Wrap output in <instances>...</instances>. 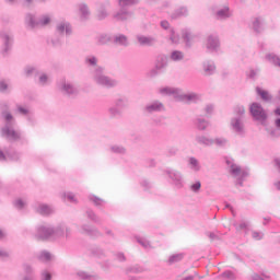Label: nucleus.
<instances>
[{
  "label": "nucleus",
  "mask_w": 280,
  "mask_h": 280,
  "mask_svg": "<svg viewBox=\"0 0 280 280\" xmlns=\"http://www.w3.org/2000/svg\"><path fill=\"white\" fill-rule=\"evenodd\" d=\"M62 237H66V240L71 237V228L67 223H59L56 226L44 223L37 226L36 240L39 242H58Z\"/></svg>",
  "instance_id": "1"
},
{
  "label": "nucleus",
  "mask_w": 280,
  "mask_h": 280,
  "mask_svg": "<svg viewBox=\"0 0 280 280\" xmlns=\"http://www.w3.org/2000/svg\"><path fill=\"white\" fill-rule=\"evenodd\" d=\"M1 117L4 121L3 127L0 129L2 139H7V141H23V139H25L23 132L14 129V126H16V118H14L8 110H3Z\"/></svg>",
  "instance_id": "2"
},
{
  "label": "nucleus",
  "mask_w": 280,
  "mask_h": 280,
  "mask_svg": "<svg viewBox=\"0 0 280 280\" xmlns=\"http://www.w3.org/2000/svg\"><path fill=\"white\" fill-rule=\"evenodd\" d=\"M160 95H168L171 97H174L177 102H183L184 104H198L202 97L200 94L196 92H190V93H184L183 90L178 88H161L159 90Z\"/></svg>",
  "instance_id": "3"
},
{
  "label": "nucleus",
  "mask_w": 280,
  "mask_h": 280,
  "mask_svg": "<svg viewBox=\"0 0 280 280\" xmlns=\"http://www.w3.org/2000/svg\"><path fill=\"white\" fill-rule=\"evenodd\" d=\"M230 129L238 137L246 135V108L243 105L234 108V115L230 119Z\"/></svg>",
  "instance_id": "4"
},
{
  "label": "nucleus",
  "mask_w": 280,
  "mask_h": 280,
  "mask_svg": "<svg viewBox=\"0 0 280 280\" xmlns=\"http://www.w3.org/2000/svg\"><path fill=\"white\" fill-rule=\"evenodd\" d=\"M58 91L66 97H78L80 95V89L78 84L69 79H60L57 83Z\"/></svg>",
  "instance_id": "5"
},
{
  "label": "nucleus",
  "mask_w": 280,
  "mask_h": 280,
  "mask_svg": "<svg viewBox=\"0 0 280 280\" xmlns=\"http://www.w3.org/2000/svg\"><path fill=\"white\" fill-rule=\"evenodd\" d=\"M129 101L126 96H117L114 100V105L107 108V115L110 119H117V117H121L124 115L125 108H128Z\"/></svg>",
  "instance_id": "6"
},
{
  "label": "nucleus",
  "mask_w": 280,
  "mask_h": 280,
  "mask_svg": "<svg viewBox=\"0 0 280 280\" xmlns=\"http://www.w3.org/2000/svg\"><path fill=\"white\" fill-rule=\"evenodd\" d=\"M92 75L94 82L97 83L98 86H104L105 89H113L114 86H117V81L106 77L102 67H96L92 71Z\"/></svg>",
  "instance_id": "7"
},
{
  "label": "nucleus",
  "mask_w": 280,
  "mask_h": 280,
  "mask_svg": "<svg viewBox=\"0 0 280 280\" xmlns=\"http://www.w3.org/2000/svg\"><path fill=\"white\" fill-rule=\"evenodd\" d=\"M164 174H166L171 185L175 189H183V187H185V175H183L180 171L175 168H166Z\"/></svg>",
  "instance_id": "8"
},
{
  "label": "nucleus",
  "mask_w": 280,
  "mask_h": 280,
  "mask_svg": "<svg viewBox=\"0 0 280 280\" xmlns=\"http://www.w3.org/2000/svg\"><path fill=\"white\" fill-rule=\"evenodd\" d=\"M249 113L254 121H257L260 126H266V121H268V113H266L264 106L259 103H252L249 106Z\"/></svg>",
  "instance_id": "9"
},
{
  "label": "nucleus",
  "mask_w": 280,
  "mask_h": 280,
  "mask_svg": "<svg viewBox=\"0 0 280 280\" xmlns=\"http://www.w3.org/2000/svg\"><path fill=\"white\" fill-rule=\"evenodd\" d=\"M226 165L230 167V174L236 178V187H244V178L248 176V172L242 171L232 160H226Z\"/></svg>",
  "instance_id": "10"
},
{
  "label": "nucleus",
  "mask_w": 280,
  "mask_h": 280,
  "mask_svg": "<svg viewBox=\"0 0 280 280\" xmlns=\"http://www.w3.org/2000/svg\"><path fill=\"white\" fill-rule=\"evenodd\" d=\"M0 38L2 40L1 55L5 58L10 56L12 47H14V35L9 31L0 32Z\"/></svg>",
  "instance_id": "11"
},
{
  "label": "nucleus",
  "mask_w": 280,
  "mask_h": 280,
  "mask_svg": "<svg viewBox=\"0 0 280 280\" xmlns=\"http://www.w3.org/2000/svg\"><path fill=\"white\" fill-rule=\"evenodd\" d=\"M142 113L143 115H147V117L156 115V113H165V104L159 100L151 101L144 105Z\"/></svg>",
  "instance_id": "12"
},
{
  "label": "nucleus",
  "mask_w": 280,
  "mask_h": 280,
  "mask_svg": "<svg viewBox=\"0 0 280 280\" xmlns=\"http://www.w3.org/2000/svg\"><path fill=\"white\" fill-rule=\"evenodd\" d=\"M205 47L208 54H218L220 51L221 43L218 35H208L205 42Z\"/></svg>",
  "instance_id": "13"
},
{
  "label": "nucleus",
  "mask_w": 280,
  "mask_h": 280,
  "mask_svg": "<svg viewBox=\"0 0 280 280\" xmlns=\"http://www.w3.org/2000/svg\"><path fill=\"white\" fill-rule=\"evenodd\" d=\"M55 34H58V36H71L73 34V26L67 20L58 21L55 25Z\"/></svg>",
  "instance_id": "14"
},
{
  "label": "nucleus",
  "mask_w": 280,
  "mask_h": 280,
  "mask_svg": "<svg viewBox=\"0 0 280 280\" xmlns=\"http://www.w3.org/2000/svg\"><path fill=\"white\" fill-rule=\"evenodd\" d=\"M201 71L205 78H211V75H215L218 71V67L215 66V61L211 59H206L201 62Z\"/></svg>",
  "instance_id": "15"
},
{
  "label": "nucleus",
  "mask_w": 280,
  "mask_h": 280,
  "mask_svg": "<svg viewBox=\"0 0 280 280\" xmlns=\"http://www.w3.org/2000/svg\"><path fill=\"white\" fill-rule=\"evenodd\" d=\"M231 16H233V11H231V8H229V5L219 8L214 12V19L217 21H229V19H231Z\"/></svg>",
  "instance_id": "16"
},
{
  "label": "nucleus",
  "mask_w": 280,
  "mask_h": 280,
  "mask_svg": "<svg viewBox=\"0 0 280 280\" xmlns=\"http://www.w3.org/2000/svg\"><path fill=\"white\" fill-rule=\"evenodd\" d=\"M80 233L82 235H90L91 237H101L102 233L97 228L91 225V224H82L79 229Z\"/></svg>",
  "instance_id": "17"
},
{
  "label": "nucleus",
  "mask_w": 280,
  "mask_h": 280,
  "mask_svg": "<svg viewBox=\"0 0 280 280\" xmlns=\"http://www.w3.org/2000/svg\"><path fill=\"white\" fill-rule=\"evenodd\" d=\"M36 211L43 218H49L50 215H54V213H56V209L54 208V206L47 203H39Z\"/></svg>",
  "instance_id": "18"
},
{
  "label": "nucleus",
  "mask_w": 280,
  "mask_h": 280,
  "mask_svg": "<svg viewBox=\"0 0 280 280\" xmlns=\"http://www.w3.org/2000/svg\"><path fill=\"white\" fill-rule=\"evenodd\" d=\"M112 43H113V45H116L117 47H128V45H130V40L128 39V36L124 35V34L113 35Z\"/></svg>",
  "instance_id": "19"
},
{
  "label": "nucleus",
  "mask_w": 280,
  "mask_h": 280,
  "mask_svg": "<svg viewBox=\"0 0 280 280\" xmlns=\"http://www.w3.org/2000/svg\"><path fill=\"white\" fill-rule=\"evenodd\" d=\"M250 27L255 34H261L266 30V22L262 18H254Z\"/></svg>",
  "instance_id": "20"
},
{
  "label": "nucleus",
  "mask_w": 280,
  "mask_h": 280,
  "mask_svg": "<svg viewBox=\"0 0 280 280\" xmlns=\"http://www.w3.org/2000/svg\"><path fill=\"white\" fill-rule=\"evenodd\" d=\"M37 259L43 264H51V261H56V256L51 252L44 249L38 253Z\"/></svg>",
  "instance_id": "21"
},
{
  "label": "nucleus",
  "mask_w": 280,
  "mask_h": 280,
  "mask_svg": "<svg viewBox=\"0 0 280 280\" xmlns=\"http://www.w3.org/2000/svg\"><path fill=\"white\" fill-rule=\"evenodd\" d=\"M78 10L81 21H89L91 18V9H89V4L81 2L78 4Z\"/></svg>",
  "instance_id": "22"
},
{
  "label": "nucleus",
  "mask_w": 280,
  "mask_h": 280,
  "mask_svg": "<svg viewBox=\"0 0 280 280\" xmlns=\"http://www.w3.org/2000/svg\"><path fill=\"white\" fill-rule=\"evenodd\" d=\"M24 25L26 30L36 28V13L27 12L24 18Z\"/></svg>",
  "instance_id": "23"
},
{
  "label": "nucleus",
  "mask_w": 280,
  "mask_h": 280,
  "mask_svg": "<svg viewBox=\"0 0 280 280\" xmlns=\"http://www.w3.org/2000/svg\"><path fill=\"white\" fill-rule=\"evenodd\" d=\"M195 142L198 145H203L205 148H210V145H213V138H209L205 135H197L195 137Z\"/></svg>",
  "instance_id": "24"
},
{
  "label": "nucleus",
  "mask_w": 280,
  "mask_h": 280,
  "mask_svg": "<svg viewBox=\"0 0 280 280\" xmlns=\"http://www.w3.org/2000/svg\"><path fill=\"white\" fill-rule=\"evenodd\" d=\"M108 8H109L108 3L100 4L96 13V19L98 21H104L105 19H108Z\"/></svg>",
  "instance_id": "25"
},
{
  "label": "nucleus",
  "mask_w": 280,
  "mask_h": 280,
  "mask_svg": "<svg viewBox=\"0 0 280 280\" xmlns=\"http://www.w3.org/2000/svg\"><path fill=\"white\" fill-rule=\"evenodd\" d=\"M194 126L197 130H200L201 132L207 130L209 128V120L202 118V117H197L194 120Z\"/></svg>",
  "instance_id": "26"
},
{
  "label": "nucleus",
  "mask_w": 280,
  "mask_h": 280,
  "mask_svg": "<svg viewBox=\"0 0 280 280\" xmlns=\"http://www.w3.org/2000/svg\"><path fill=\"white\" fill-rule=\"evenodd\" d=\"M132 16H133V13L127 10H120L114 14V19L116 21H128L132 19Z\"/></svg>",
  "instance_id": "27"
},
{
  "label": "nucleus",
  "mask_w": 280,
  "mask_h": 280,
  "mask_svg": "<svg viewBox=\"0 0 280 280\" xmlns=\"http://www.w3.org/2000/svg\"><path fill=\"white\" fill-rule=\"evenodd\" d=\"M137 40L140 45L147 46V47H152V45L156 43V39H154L153 37H148L143 35H138Z\"/></svg>",
  "instance_id": "28"
},
{
  "label": "nucleus",
  "mask_w": 280,
  "mask_h": 280,
  "mask_svg": "<svg viewBox=\"0 0 280 280\" xmlns=\"http://www.w3.org/2000/svg\"><path fill=\"white\" fill-rule=\"evenodd\" d=\"M188 167L191 172H200V170H202L200 161L194 156L188 158Z\"/></svg>",
  "instance_id": "29"
},
{
  "label": "nucleus",
  "mask_w": 280,
  "mask_h": 280,
  "mask_svg": "<svg viewBox=\"0 0 280 280\" xmlns=\"http://www.w3.org/2000/svg\"><path fill=\"white\" fill-rule=\"evenodd\" d=\"M60 199L61 200H68V202H71L72 205H78V197H75V194L71 191H63L60 192Z\"/></svg>",
  "instance_id": "30"
},
{
  "label": "nucleus",
  "mask_w": 280,
  "mask_h": 280,
  "mask_svg": "<svg viewBox=\"0 0 280 280\" xmlns=\"http://www.w3.org/2000/svg\"><path fill=\"white\" fill-rule=\"evenodd\" d=\"M182 38L186 45V47H191L194 45V38L195 36L189 32V30H184L182 32Z\"/></svg>",
  "instance_id": "31"
},
{
  "label": "nucleus",
  "mask_w": 280,
  "mask_h": 280,
  "mask_svg": "<svg viewBox=\"0 0 280 280\" xmlns=\"http://www.w3.org/2000/svg\"><path fill=\"white\" fill-rule=\"evenodd\" d=\"M167 67V56L165 55H159L155 60V68L160 69V71H163Z\"/></svg>",
  "instance_id": "32"
},
{
  "label": "nucleus",
  "mask_w": 280,
  "mask_h": 280,
  "mask_svg": "<svg viewBox=\"0 0 280 280\" xmlns=\"http://www.w3.org/2000/svg\"><path fill=\"white\" fill-rule=\"evenodd\" d=\"M98 45H108V43H113V35L108 33H103L96 37Z\"/></svg>",
  "instance_id": "33"
},
{
  "label": "nucleus",
  "mask_w": 280,
  "mask_h": 280,
  "mask_svg": "<svg viewBox=\"0 0 280 280\" xmlns=\"http://www.w3.org/2000/svg\"><path fill=\"white\" fill-rule=\"evenodd\" d=\"M77 277L82 280H102L98 275H91L85 271H78Z\"/></svg>",
  "instance_id": "34"
},
{
  "label": "nucleus",
  "mask_w": 280,
  "mask_h": 280,
  "mask_svg": "<svg viewBox=\"0 0 280 280\" xmlns=\"http://www.w3.org/2000/svg\"><path fill=\"white\" fill-rule=\"evenodd\" d=\"M188 14L189 9L187 7H180L172 14V19H180V16H187Z\"/></svg>",
  "instance_id": "35"
},
{
  "label": "nucleus",
  "mask_w": 280,
  "mask_h": 280,
  "mask_svg": "<svg viewBox=\"0 0 280 280\" xmlns=\"http://www.w3.org/2000/svg\"><path fill=\"white\" fill-rule=\"evenodd\" d=\"M51 23V18L49 15H42L36 21V27H45Z\"/></svg>",
  "instance_id": "36"
},
{
  "label": "nucleus",
  "mask_w": 280,
  "mask_h": 280,
  "mask_svg": "<svg viewBox=\"0 0 280 280\" xmlns=\"http://www.w3.org/2000/svg\"><path fill=\"white\" fill-rule=\"evenodd\" d=\"M256 93L261 97L264 102H270V100H272L270 93H268L266 90H262L261 88H256Z\"/></svg>",
  "instance_id": "37"
},
{
  "label": "nucleus",
  "mask_w": 280,
  "mask_h": 280,
  "mask_svg": "<svg viewBox=\"0 0 280 280\" xmlns=\"http://www.w3.org/2000/svg\"><path fill=\"white\" fill-rule=\"evenodd\" d=\"M213 144L218 148H226L229 145V139L224 137H218L213 139Z\"/></svg>",
  "instance_id": "38"
},
{
  "label": "nucleus",
  "mask_w": 280,
  "mask_h": 280,
  "mask_svg": "<svg viewBox=\"0 0 280 280\" xmlns=\"http://www.w3.org/2000/svg\"><path fill=\"white\" fill-rule=\"evenodd\" d=\"M185 58V54L180 50H174L171 52V60L173 62H180Z\"/></svg>",
  "instance_id": "39"
},
{
  "label": "nucleus",
  "mask_w": 280,
  "mask_h": 280,
  "mask_svg": "<svg viewBox=\"0 0 280 280\" xmlns=\"http://www.w3.org/2000/svg\"><path fill=\"white\" fill-rule=\"evenodd\" d=\"M86 218L88 220H91V222H95V224H100V217L93 211L92 209L86 210Z\"/></svg>",
  "instance_id": "40"
},
{
  "label": "nucleus",
  "mask_w": 280,
  "mask_h": 280,
  "mask_svg": "<svg viewBox=\"0 0 280 280\" xmlns=\"http://www.w3.org/2000/svg\"><path fill=\"white\" fill-rule=\"evenodd\" d=\"M88 198H89L90 202H93V205L95 207H102V205H104V202H105L104 199H102L95 195H89Z\"/></svg>",
  "instance_id": "41"
},
{
  "label": "nucleus",
  "mask_w": 280,
  "mask_h": 280,
  "mask_svg": "<svg viewBox=\"0 0 280 280\" xmlns=\"http://www.w3.org/2000/svg\"><path fill=\"white\" fill-rule=\"evenodd\" d=\"M170 40L173 45H178V43H180V35L176 34L173 28L170 31Z\"/></svg>",
  "instance_id": "42"
},
{
  "label": "nucleus",
  "mask_w": 280,
  "mask_h": 280,
  "mask_svg": "<svg viewBox=\"0 0 280 280\" xmlns=\"http://www.w3.org/2000/svg\"><path fill=\"white\" fill-rule=\"evenodd\" d=\"M97 57L93 56V55H90L88 57H85V65L88 67H96L97 68Z\"/></svg>",
  "instance_id": "43"
},
{
  "label": "nucleus",
  "mask_w": 280,
  "mask_h": 280,
  "mask_svg": "<svg viewBox=\"0 0 280 280\" xmlns=\"http://www.w3.org/2000/svg\"><path fill=\"white\" fill-rule=\"evenodd\" d=\"M138 244H140V246H142V248H152V245L150 244V241H148V238H143L141 236H137L136 237Z\"/></svg>",
  "instance_id": "44"
},
{
  "label": "nucleus",
  "mask_w": 280,
  "mask_h": 280,
  "mask_svg": "<svg viewBox=\"0 0 280 280\" xmlns=\"http://www.w3.org/2000/svg\"><path fill=\"white\" fill-rule=\"evenodd\" d=\"M110 152H113L114 154H126V149L124 148V145L114 144L110 147Z\"/></svg>",
  "instance_id": "45"
},
{
  "label": "nucleus",
  "mask_w": 280,
  "mask_h": 280,
  "mask_svg": "<svg viewBox=\"0 0 280 280\" xmlns=\"http://www.w3.org/2000/svg\"><path fill=\"white\" fill-rule=\"evenodd\" d=\"M39 86H47L49 84V77L45 73H40L38 77Z\"/></svg>",
  "instance_id": "46"
},
{
  "label": "nucleus",
  "mask_w": 280,
  "mask_h": 280,
  "mask_svg": "<svg viewBox=\"0 0 280 280\" xmlns=\"http://www.w3.org/2000/svg\"><path fill=\"white\" fill-rule=\"evenodd\" d=\"M119 5L126 7V5H139L141 3V0H118Z\"/></svg>",
  "instance_id": "47"
},
{
  "label": "nucleus",
  "mask_w": 280,
  "mask_h": 280,
  "mask_svg": "<svg viewBox=\"0 0 280 280\" xmlns=\"http://www.w3.org/2000/svg\"><path fill=\"white\" fill-rule=\"evenodd\" d=\"M10 161H19V159H21V153L16 152V151H10L7 152V160Z\"/></svg>",
  "instance_id": "48"
},
{
  "label": "nucleus",
  "mask_w": 280,
  "mask_h": 280,
  "mask_svg": "<svg viewBox=\"0 0 280 280\" xmlns=\"http://www.w3.org/2000/svg\"><path fill=\"white\" fill-rule=\"evenodd\" d=\"M250 279H252V280H266V279H270V275H268V273H261V275H259V273H253V275L250 276Z\"/></svg>",
  "instance_id": "49"
},
{
  "label": "nucleus",
  "mask_w": 280,
  "mask_h": 280,
  "mask_svg": "<svg viewBox=\"0 0 280 280\" xmlns=\"http://www.w3.org/2000/svg\"><path fill=\"white\" fill-rule=\"evenodd\" d=\"M34 71H36V67L28 65L24 68V75L31 78V75H34Z\"/></svg>",
  "instance_id": "50"
},
{
  "label": "nucleus",
  "mask_w": 280,
  "mask_h": 280,
  "mask_svg": "<svg viewBox=\"0 0 280 280\" xmlns=\"http://www.w3.org/2000/svg\"><path fill=\"white\" fill-rule=\"evenodd\" d=\"M182 260H183V254H174L170 256L168 264H177V261H182Z\"/></svg>",
  "instance_id": "51"
},
{
  "label": "nucleus",
  "mask_w": 280,
  "mask_h": 280,
  "mask_svg": "<svg viewBox=\"0 0 280 280\" xmlns=\"http://www.w3.org/2000/svg\"><path fill=\"white\" fill-rule=\"evenodd\" d=\"M10 89V85L8 84V81L0 80V93H8Z\"/></svg>",
  "instance_id": "52"
},
{
  "label": "nucleus",
  "mask_w": 280,
  "mask_h": 280,
  "mask_svg": "<svg viewBox=\"0 0 280 280\" xmlns=\"http://www.w3.org/2000/svg\"><path fill=\"white\" fill-rule=\"evenodd\" d=\"M39 280H51V272H49L47 269H44L40 272Z\"/></svg>",
  "instance_id": "53"
},
{
  "label": "nucleus",
  "mask_w": 280,
  "mask_h": 280,
  "mask_svg": "<svg viewBox=\"0 0 280 280\" xmlns=\"http://www.w3.org/2000/svg\"><path fill=\"white\" fill-rule=\"evenodd\" d=\"M0 259H2V261L10 259V252L8 249L0 248Z\"/></svg>",
  "instance_id": "54"
},
{
  "label": "nucleus",
  "mask_w": 280,
  "mask_h": 280,
  "mask_svg": "<svg viewBox=\"0 0 280 280\" xmlns=\"http://www.w3.org/2000/svg\"><path fill=\"white\" fill-rule=\"evenodd\" d=\"M221 277L223 279H228V280H235V273L233 271H229V270L221 273Z\"/></svg>",
  "instance_id": "55"
},
{
  "label": "nucleus",
  "mask_w": 280,
  "mask_h": 280,
  "mask_svg": "<svg viewBox=\"0 0 280 280\" xmlns=\"http://www.w3.org/2000/svg\"><path fill=\"white\" fill-rule=\"evenodd\" d=\"M23 269H24L25 275H27L28 277H30L31 275H34V267H32V265H30V264H24V265H23Z\"/></svg>",
  "instance_id": "56"
},
{
  "label": "nucleus",
  "mask_w": 280,
  "mask_h": 280,
  "mask_svg": "<svg viewBox=\"0 0 280 280\" xmlns=\"http://www.w3.org/2000/svg\"><path fill=\"white\" fill-rule=\"evenodd\" d=\"M201 187H202V184L200 183V180L190 185V189H191V191H194V194H198V191H200Z\"/></svg>",
  "instance_id": "57"
},
{
  "label": "nucleus",
  "mask_w": 280,
  "mask_h": 280,
  "mask_svg": "<svg viewBox=\"0 0 280 280\" xmlns=\"http://www.w3.org/2000/svg\"><path fill=\"white\" fill-rule=\"evenodd\" d=\"M13 205L15 209H24L27 203L23 199H16Z\"/></svg>",
  "instance_id": "58"
},
{
  "label": "nucleus",
  "mask_w": 280,
  "mask_h": 280,
  "mask_svg": "<svg viewBox=\"0 0 280 280\" xmlns=\"http://www.w3.org/2000/svg\"><path fill=\"white\" fill-rule=\"evenodd\" d=\"M257 75H259V69L256 70H249L247 78H249L250 80H256Z\"/></svg>",
  "instance_id": "59"
},
{
  "label": "nucleus",
  "mask_w": 280,
  "mask_h": 280,
  "mask_svg": "<svg viewBox=\"0 0 280 280\" xmlns=\"http://www.w3.org/2000/svg\"><path fill=\"white\" fill-rule=\"evenodd\" d=\"M18 113H20V115H30V108L18 105Z\"/></svg>",
  "instance_id": "60"
},
{
  "label": "nucleus",
  "mask_w": 280,
  "mask_h": 280,
  "mask_svg": "<svg viewBox=\"0 0 280 280\" xmlns=\"http://www.w3.org/2000/svg\"><path fill=\"white\" fill-rule=\"evenodd\" d=\"M252 237L253 240H256L257 242H259V240H264V233L262 232H252Z\"/></svg>",
  "instance_id": "61"
},
{
  "label": "nucleus",
  "mask_w": 280,
  "mask_h": 280,
  "mask_svg": "<svg viewBox=\"0 0 280 280\" xmlns=\"http://www.w3.org/2000/svg\"><path fill=\"white\" fill-rule=\"evenodd\" d=\"M161 69H156V66L155 68L151 69L148 73L149 78H156V75H159Z\"/></svg>",
  "instance_id": "62"
},
{
  "label": "nucleus",
  "mask_w": 280,
  "mask_h": 280,
  "mask_svg": "<svg viewBox=\"0 0 280 280\" xmlns=\"http://www.w3.org/2000/svg\"><path fill=\"white\" fill-rule=\"evenodd\" d=\"M246 229H248V222H246V221L241 222V223L236 226V231H244V230H246Z\"/></svg>",
  "instance_id": "63"
},
{
  "label": "nucleus",
  "mask_w": 280,
  "mask_h": 280,
  "mask_svg": "<svg viewBox=\"0 0 280 280\" xmlns=\"http://www.w3.org/2000/svg\"><path fill=\"white\" fill-rule=\"evenodd\" d=\"M205 113L206 115H213V105L212 104L206 105Z\"/></svg>",
  "instance_id": "64"
}]
</instances>
